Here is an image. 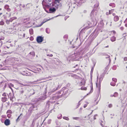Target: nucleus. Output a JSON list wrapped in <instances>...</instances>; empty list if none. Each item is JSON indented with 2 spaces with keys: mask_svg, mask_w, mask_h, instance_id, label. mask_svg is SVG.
<instances>
[{
  "mask_svg": "<svg viewBox=\"0 0 127 127\" xmlns=\"http://www.w3.org/2000/svg\"><path fill=\"white\" fill-rule=\"evenodd\" d=\"M96 11L94 9H93L90 14V16L92 18V26L96 25L98 20L97 16L96 15Z\"/></svg>",
  "mask_w": 127,
  "mask_h": 127,
  "instance_id": "f257e3e1",
  "label": "nucleus"
},
{
  "mask_svg": "<svg viewBox=\"0 0 127 127\" xmlns=\"http://www.w3.org/2000/svg\"><path fill=\"white\" fill-rule=\"evenodd\" d=\"M62 91H63V94H62L61 95H60V96L61 97H62V96L63 95H65L67 94L68 92V90L66 89L64 87L62 89L61 91H59L57 93H56V94H60L61 93V92Z\"/></svg>",
  "mask_w": 127,
  "mask_h": 127,
  "instance_id": "f03ea898",
  "label": "nucleus"
},
{
  "mask_svg": "<svg viewBox=\"0 0 127 127\" xmlns=\"http://www.w3.org/2000/svg\"><path fill=\"white\" fill-rule=\"evenodd\" d=\"M59 87V83H56L54 84L52 87L51 88V92H53L57 90Z\"/></svg>",
  "mask_w": 127,
  "mask_h": 127,
  "instance_id": "7ed1b4c3",
  "label": "nucleus"
},
{
  "mask_svg": "<svg viewBox=\"0 0 127 127\" xmlns=\"http://www.w3.org/2000/svg\"><path fill=\"white\" fill-rule=\"evenodd\" d=\"M99 78H98V77H97V80H99V81L98 83V85L97 83H96V86L97 88L98 89V90L99 92H100V90L101 84V82L103 79V78L102 77V75L100 76Z\"/></svg>",
  "mask_w": 127,
  "mask_h": 127,
  "instance_id": "20e7f679",
  "label": "nucleus"
},
{
  "mask_svg": "<svg viewBox=\"0 0 127 127\" xmlns=\"http://www.w3.org/2000/svg\"><path fill=\"white\" fill-rule=\"evenodd\" d=\"M98 34V32L95 30L94 32L92 33L90 36L91 38V40H93L97 36Z\"/></svg>",
  "mask_w": 127,
  "mask_h": 127,
  "instance_id": "39448f33",
  "label": "nucleus"
},
{
  "mask_svg": "<svg viewBox=\"0 0 127 127\" xmlns=\"http://www.w3.org/2000/svg\"><path fill=\"white\" fill-rule=\"evenodd\" d=\"M52 7H51L49 9V12L50 13H54L56 11L57 8L52 5Z\"/></svg>",
  "mask_w": 127,
  "mask_h": 127,
  "instance_id": "423d86ee",
  "label": "nucleus"
},
{
  "mask_svg": "<svg viewBox=\"0 0 127 127\" xmlns=\"http://www.w3.org/2000/svg\"><path fill=\"white\" fill-rule=\"evenodd\" d=\"M57 94H56V95L55 96V95H53V96L52 97L50 98L51 100H56L57 99H58L59 98H61L60 96L59 95H57Z\"/></svg>",
  "mask_w": 127,
  "mask_h": 127,
  "instance_id": "0eeeda50",
  "label": "nucleus"
},
{
  "mask_svg": "<svg viewBox=\"0 0 127 127\" xmlns=\"http://www.w3.org/2000/svg\"><path fill=\"white\" fill-rule=\"evenodd\" d=\"M43 40V38L41 36H37L36 38V41L38 43L42 42Z\"/></svg>",
  "mask_w": 127,
  "mask_h": 127,
  "instance_id": "6e6552de",
  "label": "nucleus"
},
{
  "mask_svg": "<svg viewBox=\"0 0 127 127\" xmlns=\"http://www.w3.org/2000/svg\"><path fill=\"white\" fill-rule=\"evenodd\" d=\"M55 101H48L46 103V106L48 108H49L50 107V104L54 103H55Z\"/></svg>",
  "mask_w": 127,
  "mask_h": 127,
  "instance_id": "1a4fd4ad",
  "label": "nucleus"
},
{
  "mask_svg": "<svg viewBox=\"0 0 127 127\" xmlns=\"http://www.w3.org/2000/svg\"><path fill=\"white\" fill-rule=\"evenodd\" d=\"M4 124L6 126L9 125L10 124V120L9 119H6L4 121Z\"/></svg>",
  "mask_w": 127,
  "mask_h": 127,
  "instance_id": "9d476101",
  "label": "nucleus"
},
{
  "mask_svg": "<svg viewBox=\"0 0 127 127\" xmlns=\"http://www.w3.org/2000/svg\"><path fill=\"white\" fill-rule=\"evenodd\" d=\"M94 1L96 2V4H95L94 5L95 8L98 7L99 5V3L98 2L96 1V0H94Z\"/></svg>",
  "mask_w": 127,
  "mask_h": 127,
  "instance_id": "9b49d317",
  "label": "nucleus"
},
{
  "mask_svg": "<svg viewBox=\"0 0 127 127\" xmlns=\"http://www.w3.org/2000/svg\"><path fill=\"white\" fill-rule=\"evenodd\" d=\"M72 119L73 120H77L81 121L83 119V118H79L78 117H73Z\"/></svg>",
  "mask_w": 127,
  "mask_h": 127,
  "instance_id": "f8f14e48",
  "label": "nucleus"
},
{
  "mask_svg": "<svg viewBox=\"0 0 127 127\" xmlns=\"http://www.w3.org/2000/svg\"><path fill=\"white\" fill-rule=\"evenodd\" d=\"M37 108V107L35 106L34 105H33L30 108V109L32 110H35V109L34 108ZM37 108H36L35 109H37Z\"/></svg>",
  "mask_w": 127,
  "mask_h": 127,
  "instance_id": "ddd939ff",
  "label": "nucleus"
},
{
  "mask_svg": "<svg viewBox=\"0 0 127 127\" xmlns=\"http://www.w3.org/2000/svg\"><path fill=\"white\" fill-rule=\"evenodd\" d=\"M24 91L25 89L24 88H21L20 89L19 92L21 94H22L24 92Z\"/></svg>",
  "mask_w": 127,
  "mask_h": 127,
  "instance_id": "4468645a",
  "label": "nucleus"
},
{
  "mask_svg": "<svg viewBox=\"0 0 127 127\" xmlns=\"http://www.w3.org/2000/svg\"><path fill=\"white\" fill-rule=\"evenodd\" d=\"M16 19L17 17H13L10 18L9 20L10 22H12L13 20H14Z\"/></svg>",
  "mask_w": 127,
  "mask_h": 127,
  "instance_id": "2eb2a0df",
  "label": "nucleus"
},
{
  "mask_svg": "<svg viewBox=\"0 0 127 127\" xmlns=\"http://www.w3.org/2000/svg\"><path fill=\"white\" fill-rule=\"evenodd\" d=\"M114 20L115 22L117 21L119 19V18L118 16H116L114 17Z\"/></svg>",
  "mask_w": 127,
  "mask_h": 127,
  "instance_id": "dca6fc26",
  "label": "nucleus"
},
{
  "mask_svg": "<svg viewBox=\"0 0 127 127\" xmlns=\"http://www.w3.org/2000/svg\"><path fill=\"white\" fill-rule=\"evenodd\" d=\"M45 31H46V32L48 34H49L50 33V29L49 28H46V29Z\"/></svg>",
  "mask_w": 127,
  "mask_h": 127,
  "instance_id": "f3484780",
  "label": "nucleus"
},
{
  "mask_svg": "<svg viewBox=\"0 0 127 127\" xmlns=\"http://www.w3.org/2000/svg\"><path fill=\"white\" fill-rule=\"evenodd\" d=\"M11 95L12 94L11 93H9L8 95V97H10V100L13 101V100H12V99L13 98V97L12 96V97L11 96Z\"/></svg>",
  "mask_w": 127,
  "mask_h": 127,
  "instance_id": "a211bd4d",
  "label": "nucleus"
},
{
  "mask_svg": "<svg viewBox=\"0 0 127 127\" xmlns=\"http://www.w3.org/2000/svg\"><path fill=\"white\" fill-rule=\"evenodd\" d=\"M7 99V98L6 97H2L1 98V101L2 102H4L6 101Z\"/></svg>",
  "mask_w": 127,
  "mask_h": 127,
  "instance_id": "6ab92c4d",
  "label": "nucleus"
},
{
  "mask_svg": "<svg viewBox=\"0 0 127 127\" xmlns=\"http://www.w3.org/2000/svg\"><path fill=\"white\" fill-rule=\"evenodd\" d=\"M85 83V80L84 79H82L81 81V85H84Z\"/></svg>",
  "mask_w": 127,
  "mask_h": 127,
  "instance_id": "aec40b11",
  "label": "nucleus"
},
{
  "mask_svg": "<svg viewBox=\"0 0 127 127\" xmlns=\"http://www.w3.org/2000/svg\"><path fill=\"white\" fill-rule=\"evenodd\" d=\"M111 40L112 42H114L116 40V38L114 36L112 37L111 38Z\"/></svg>",
  "mask_w": 127,
  "mask_h": 127,
  "instance_id": "412c9836",
  "label": "nucleus"
},
{
  "mask_svg": "<svg viewBox=\"0 0 127 127\" xmlns=\"http://www.w3.org/2000/svg\"><path fill=\"white\" fill-rule=\"evenodd\" d=\"M30 33L31 34H33V30L32 29H29V30Z\"/></svg>",
  "mask_w": 127,
  "mask_h": 127,
  "instance_id": "4be33fe9",
  "label": "nucleus"
},
{
  "mask_svg": "<svg viewBox=\"0 0 127 127\" xmlns=\"http://www.w3.org/2000/svg\"><path fill=\"white\" fill-rule=\"evenodd\" d=\"M49 1V0H43L42 2L43 5L45 3H46V2L48 3V2Z\"/></svg>",
  "mask_w": 127,
  "mask_h": 127,
  "instance_id": "5701e85b",
  "label": "nucleus"
},
{
  "mask_svg": "<svg viewBox=\"0 0 127 127\" xmlns=\"http://www.w3.org/2000/svg\"><path fill=\"white\" fill-rule=\"evenodd\" d=\"M109 5L110 6H111L113 7H115V4L114 3H111L109 4Z\"/></svg>",
  "mask_w": 127,
  "mask_h": 127,
  "instance_id": "b1692460",
  "label": "nucleus"
},
{
  "mask_svg": "<svg viewBox=\"0 0 127 127\" xmlns=\"http://www.w3.org/2000/svg\"><path fill=\"white\" fill-rule=\"evenodd\" d=\"M115 82H112L110 83V85L113 86H115L116 85Z\"/></svg>",
  "mask_w": 127,
  "mask_h": 127,
  "instance_id": "393cba45",
  "label": "nucleus"
},
{
  "mask_svg": "<svg viewBox=\"0 0 127 127\" xmlns=\"http://www.w3.org/2000/svg\"><path fill=\"white\" fill-rule=\"evenodd\" d=\"M63 118L64 119H65V120H68V121L69 120V118L67 117L64 116L63 117Z\"/></svg>",
  "mask_w": 127,
  "mask_h": 127,
  "instance_id": "a878e982",
  "label": "nucleus"
},
{
  "mask_svg": "<svg viewBox=\"0 0 127 127\" xmlns=\"http://www.w3.org/2000/svg\"><path fill=\"white\" fill-rule=\"evenodd\" d=\"M58 116H58L57 117L59 119H61L62 118V115L61 114H60Z\"/></svg>",
  "mask_w": 127,
  "mask_h": 127,
  "instance_id": "bb28decb",
  "label": "nucleus"
},
{
  "mask_svg": "<svg viewBox=\"0 0 127 127\" xmlns=\"http://www.w3.org/2000/svg\"><path fill=\"white\" fill-rule=\"evenodd\" d=\"M118 95V93L117 92H115L113 95L114 97H116Z\"/></svg>",
  "mask_w": 127,
  "mask_h": 127,
  "instance_id": "cd10ccee",
  "label": "nucleus"
},
{
  "mask_svg": "<svg viewBox=\"0 0 127 127\" xmlns=\"http://www.w3.org/2000/svg\"><path fill=\"white\" fill-rule=\"evenodd\" d=\"M117 66L116 65H114L112 67V69L113 70H115L116 69Z\"/></svg>",
  "mask_w": 127,
  "mask_h": 127,
  "instance_id": "c85d7f7f",
  "label": "nucleus"
},
{
  "mask_svg": "<svg viewBox=\"0 0 127 127\" xmlns=\"http://www.w3.org/2000/svg\"><path fill=\"white\" fill-rule=\"evenodd\" d=\"M11 111L10 110H8L7 112V114L9 113L10 114L11 113Z\"/></svg>",
  "mask_w": 127,
  "mask_h": 127,
  "instance_id": "c756f323",
  "label": "nucleus"
},
{
  "mask_svg": "<svg viewBox=\"0 0 127 127\" xmlns=\"http://www.w3.org/2000/svg\"><path fill=\"white\" fill-rule=\"evenodd\" d=\"M81 90H86L87 89V88L85 87H82L81 88Z\"/></svg>",
  "mask_w": 127,
  "mask_h": 127,
  "instance_id": "7c9ffc66",
  "label": "nucleus"
},
{
  "mask_svg": "<svg viewBox=\"0 0 127 127\" xmlns=\"http://www.w3.org/2000/svg\"><path fill=\"white\" fill-rule=\"evenodd\" d=\"M112 80L115 82H117V79L116 78H113L112 79Z\"/></svg>",
  "mask_w": 127,
  "mask_h": 127,
  "instance_id": "2f4dec72",
  "label": "nucleus"
},
{
  "mask_svg": "<svg viewBox=\"0 0 127 127\" xmlns=\"http://www.w3.org/2000/svg\"><path fill=\"white\" fill-rule=\"evenodd\" d=\"M91 89V91L92 92L93 91V88L92 84L90 86Z\"/></svg>",
  "mask_w": 127,
  "mask_h": 127,
  "instance_id": "473e14b6",
  "label": "nucleus"
},
{
  "mask_svg": "<svg viewBox=\"0 0 127 127\" xmlns=\"http://www.w3.org/2000/svg\"><path fill=\"white\" fill-rule=\"evenodd\" d=\"M5 8L7 9L9 8V6L8 5H6L4 7Z\"/></svg>",
  "mask_w": 127,
  "mask_h": 127,
  "instance_id": "72a5a7b5",
  "label": "nucleus"
},
{
  "mask_svg": "<svg viewBox=\"0 0 127 127\" xmlns=\"http://www.w3.org/2000/svg\"><path fill=\"white\" fill-rule=\"evenodd\" d=\"M4 23L3 21H1L0 22V25H4Z\"/></svg>",
  "mask_w": 127,
  "mask_h": 127,
  "instance_id": "f704fd0d",
  "label": "nucleus"
},
{
  "mask_svg": "<svg viewBox=\"0 0 127 127\" xmlns=\"http://www.w3.org/2000/svg\"><path fill=\"white\" fill-rule=\"evenodd\" d=\"M10 22L9 20H6V23L7 24H9Z\"/></svg>",
  "mask_w": 127,
  "mask_h": 127,
  "instance_id": "c9c22d12",
  "label": "nucleus"
},
{
  "mask_svg": "<svg viewBox=\"0 0 127 127\" xmlns=\"http://www.w3.org/2000/svg\"><path fill=\"white\" fill-rule=\"evenodd\" d=\"M51 119H49V120L47 122V123L48 124H50L51 123Z\"/></svg>",
  "mask_w": 127,
  "mask_h": 127,
  "instance_id": "e433bc0d",
  "label": "nucleus"
},
{
  "mask_svg": "<svg viewBox=\"0 0 127 127\" xmlns=\"http://www.w3.org/2000/svg\"><path fill=\"white\" fill-rule=\"evenodd\" d=\"M33 39H34L33 37H32V36L30 38V40H31V41H32V40H33Z\"/></svg>",
  "mask_w": 127,
  "mask_h": 127,
  "instance_id": "4c0bfd02",
  "label": "nucleus"
},
{
  "mask_svg": "<svg viewBox=\"0 0 127 127\" xmlns=\"http://www.w3.org/2000/svg\"><path fill=\"white\" fill-rule=\"evenodd\" d=\"M4 38L3 36H2L0 38V41L1 40H3L4 39Z\"/></svg>",
  "mask_w": 127,
  "mask_h": 127,
  "instance_id": "58836bf2",
  "label": "nucleus"
},
{
  "mask_svg": "<svg viewBox=\"0 0 127 127\" xmlns=\"http://www.w3.org/2000/svg\"><path fill=\"white\" fill-rule=\"evenodd\" d=\"M94 70V68H92L91 71V74H92V73L93 72V71Z\"/></svg>",
  "mask_w": 127,
  "mask_h": 127,
  "instance_id": "ea45409f",
  "label": "nucleus"
},
{
  "mask_svg": "<svg viewBox=\"0 0 127 127\" xmlns=\"http://www.w3.org/2000/svg\"><path fill=\"white\" fill-rule=\"evenodd\" d=\"M110 12H109H109H107L106 13V15H109L110 14Z\"/></svg>",
  "mask_w": 127,
  "mask_h": 127,
  "instance_id": "a19ab883",
  "label": "nucleus"
},
{
  "mask_svg": "<svg viewBox=\"0 0 127 127\" xmlns=\"http://www.w3.org/2000/svg\"><path fill=\"white\" fill-rule=\"evenodd\" d=\"M14 60L17 62H19V61L18 58H15Z\"/></svg>",
  "mask_w": 127,
  "mask_h": 127,
  "instance_id": "79ce46f5",
  "label": "nucleus"
},
{
  "mask_svg": "<svg viewBox=\"0 0 127 127\" xmlns=\"http://www.w3.org/2000/svg\"><path fill=\"white\" fill-rule=\"evenodd\" d=\"M90 114H89L88 115V116L87 117L86 119L89 120L90 118V117L89 116Z\"/></svg>",
  "mask_w": 127,
  "mask_h": 127,
  "instance_id": "37998d69",
  "label": "nucleus"
},
{
  "mask_svg": "<svg viewBox=\"0 0 127 127\" xmlns=\"http://www.w3.org/2000/svg\"><path fill=\"white\" fill-rule=\"evenodd\" d=\"M20 117V116H19L16 119V122L18 121H19V118Z\"/></svg>",
  "mask_w": 127,
  "mask_h": 127,
  "instance_id": "c03bdc74",
  "label": "nucleus"
},
{
  "mask_svg": "<svg viewBox=\"0 0 127 127\" xmlns=\"http://www.w3.org/2000/svg\"><path fill=\"white\" fill-rule=\"evenodd\" d=\"M46 21H45L44 22H42L41 23V24H40V25H39V26H41L44 23H45Z\"/></svg>",
  "mask_w": 127,
  "mask_h": 127,
  "instance_id": "a18cd8bd",
  "label": "nucleus"
},
{
  "mask_svg": "<svg viewBox=\"0 0 127 127\" xmlns=\"http://www.w3.org/2000/svg\"><path fill=\"white\" fill-rule=\"evenodd\" d=\"M97 116V114H96L94 116V120H95L96 119V116Z\"/></svg>",
  "mask_w": 127,
  "mask_h": 127,
  "instance_id": "49530a36",
  "label": "nucleus"
},
{
  "mask_svg": "<svg viewBox=\"0 0 127 127\" xmlns=\"http://www.w3.org/2000/svg\"><path fill=\"white\" fill-rule=\"evenodd\" d=\"M112 107V105L111 104H110L108 105V107L109 108H111Z\"/></svg>",
  "mask_w": 127,
  "mask_h": 127,
  "instance_id": "de8ad7c7",
  "label": "nucleus"
},
{
  "mask_svg": "<svg viewBox=\"0 0 127 127\" xmlns=\"http://www.w3.org/2000/svg\"><path fill=\"white\" fill-rule=\"evenodd\" d=\"M2 95L3 96H5L6 95V93H3L2 94Z\"/></svg>",
  "mask_w": 127,
  "mask_h": 127,
  "instance_id": "09e8293b",
  "label": "nucleus"
},
{
  "mask_svg": "<svg viewBox=\"0 0 127 127\" xmlns=\"http://www.w3.org/2000/svg\"><path fill=\"white\" fill-rule=\"evenodd\" d=\"M70 6H72V4L71 3H69L68 5V6L69 7V8L70 7Z\"/></svg>",
  "mask_w": 127,
  "mask_h": 127,
  "instance_id": "8fccbe9b",
  "label": "nucleus"
},
{
  "mask_svg": "<svg viewBox=\"0 0 127 127\" xmlns=\"http://www.w3.org/2000/svg\"><path fill=\"white\" fill-rule=\"evenodd\" d=\"M6 10L8 12L10 11L11 10V9L9 8L8 9H7Z\"/></svg>",
  "mask_w": 127,
  "mask_h": 127,
  "instance_id": "3c124183",
  "label": "nucleus"
},
{
  "mask_svg": "<svg viewBox=\"0 0 127 127\" xmlns=\"http://www.w3.org/2000/svg\"><path fill=\"white\" fill-rule=\"evenodd\" d=\"M124 60L125 61H127V58L126 57H125L124 58Z\"/></svg>",
  "mask_w": 127,
  "mask_h": 127,
  "instance_id": "603ef678",
  "label": "nucleus"
},
{
  "mask_svg": "<svg viewBox=\"0 0 127 127\" xmlns=\"http://www.w3.org/2000/svg\"><path fill=\"white\" fill-rule=\"evenodd\" d=\"M87 104H85L84 106V108H85L87 106Z\"/></svg>",
  "mask_w": 127,
  "mask_h": 127,
  "instance_id": "864d4df0",
  "label": "nucleus"
},
{
  "mask_svg": "<svg viewBox=\"0 0 127 127\" xmlns=\"http://www.w3.org/2000/svg\"><path fill=\"white\" fill-rule=\"evenodd\" d=\"M25 33L23 34V35L22 36V38H24L25 37Z\"/></svg>",
  "mask_w": 127,
  "mask_h": 127,
  "instance_id": "5fc2aeb1",
  "label": "nucleus"
},
{
  "mask_svg": "<svg viewBox=\"0 0 127 127\" xmlns=\"http://www.w3.org/2000/svg\"><path fill=\"white\" fill-rule=\"evenodd\" d=\"M10 116V114L9 113H8V114H7V116L9 118V116Z\"/></svg>",
  "mask_w": 127,
  "mask_h": 127,
  "instance_id": "6e6d98bb",
  "label": "nucleus"
},
{
  "mask_svg": "<svg viewBox=\"0 0 127 127\" xmlns=\"http://www.w3.org/2000/svg\"><path fill=\"white\" fill-rule=\"evenodd\" d=\"M113 32V33L114 34H115L116 33V32L114 31H113L111 32Z\"/></svg>",
  "mask_w": 127,
  "mask_h": 127,
  "instance_id": "4d7b16f0",
  "label": "nucleus"
},
{
  "mask_svg": "<svg viewBox=\"0 0 127 127\" xmlns=\"http://www.w3.org/2000/svg\"><path fill=\"white\" fill-rule=\"evenodd\" d=\"M22 37V34H19V37L20 38H22V37Z\"/></svg>",
  "mask_w": 127,
  "mask_h": 127,
  "instance_id": "13d9d810",
  "label": "nucleus"
},
{
  "mask_svg": "<svg viewBox=\"0 0 127 127\" xmlns=\"http://www.w3.org/2000/svg\"><path fill=\"white\" fill-rule=\"evenodd\" d=\"M120 29L121 30H123L124 29V28L123 27H121L120 28Z\"/></svg>",
  "mask_w": 127,
  "mask_h": 127,
  "instance_id": "bf43d9fd",
  "label": "nucleus"
},
{
  "mask_svg": "<svg viewBox=\"0 0 127 127\" xmlns=\"http://www.w3.org/2000/svg\"><path fill=\"white\" fill-rule=\"evenodd\" d=\"M100 125L102 127H103L104 126V125H103L102 123H100Z\"/></svg>",
  "mask_w": 127,
  "mask_h": 127,
  "instance_id": "052dcab7",
  "label": "nucleus"
},
{
  "mask_svg": "<svg viewBox=\"0 0 127 127\" xmlns=\"http://www.w3.org/2000/svg\"><path fill=\"white\" fill-rule=\"evenodd\" d=\"M99 43H97V44L95 46V47L94 49L97 46Z\"/></svg>",
  "mask_w": 127,
  "mask_h": 127,
  "instance_id": "680f3d73",
  "label": "nucleus"
},
{
  "mask_svg": "<svg viewBox=\"0 0 127 127\" xmlns=\"http://www.w3.org/2000/svg\"><path fill=\"white\" fill-rule=\"evenodd\" d=\"M112 12H113V11H114V9H112L110 10Z\"/></svg>",
  "mask_w": 127,
  "mask_h": 127,
  "instance_id": "e2e57ef3",
  "label": "nucleus"
},
{
  "mask_svg": "<svg viewBox=\"0 0 127 127\" xmlns=\"http://www.w3.org/2000/svg\"><path fill=\"white\" fill-rule=\"evenodd\" d=\"M107 57H106V58H109L110 57V56L108 55H107Z\"/></svg>",
  "mask_w": 127,
  "mask_h": 127,
  "instance_id": "0e129e2a",
  "label": "nucleus"
},
{
  "mask_svg": "<svg viewBox=\"0 0 127 127\" xmlns=\"http://www.w3.org/2000/svg\"><path fill=\"white\" fill-rule=\"evenodd\" d=\"M109 12H110V14H111L113 13L112 12H111V11L110 10H109Z\"/></svg>",
  "mask_w": 127,
  "mask_h": 127,
  "instance_id": "69168bd1",
  "label": "nucleus"
},
{
  "mask_svg": "<svg viewBox=\"0 0 127 127\" xmlns=\"http://www.w3.org/2000/svg\"><path fill=\"white\" fill-rule=\"evenodd\" d=\"M67 36L66 35H65L64 36V38L65 37L67 38Z\"/></svg>",
  "mask_w": 127,
  "mask_h": 127,
  "instance_id": "338daca9",
  "label": "nucleus"
},
{
  "mask_svg": "<svg viewBox=\"0 0 127 127\" xmlns=\"http://www.w3.org/2000/svg\"><path fill=\"white\" fill-rule=\"evenodd\" d=\"M23 86H28V85H27V84H23Z\"/></svg>",
  "mask_w": 127,
  "mask_h": 127,
  "instance_id": "774afa93",
  "label": "nucleus"
}]
</instances>
